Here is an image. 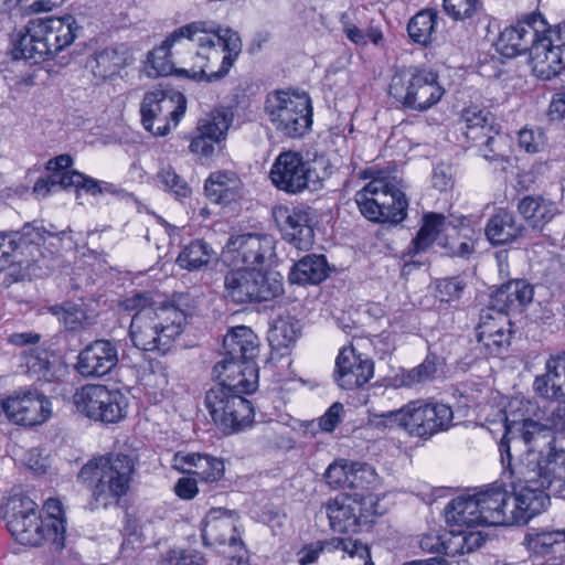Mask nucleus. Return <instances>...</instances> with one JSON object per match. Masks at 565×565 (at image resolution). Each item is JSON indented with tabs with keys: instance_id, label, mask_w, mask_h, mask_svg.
<instances>
[{
	"instance_id": "11",
	"label": "nucleus",
	"mask_w": 565,
	"mask_h": 565,
	"mask_svg": "<svg viewBox=\"0 0 565 565\" xmlns=\"http://www.w3.org/2000/svg\"><path fill=\"white\" fill-rule=\"evenodd\" d=\"M237 515L222 508L211 509L204 519L202 540L228 558V565H247V550L236 526Z\"/></svg>"
},
{
	"instance_id": "5",
	"label": "nucleus",
	"mask_w": 565,
	"mask_h": 565,
	"mask_svg": "<svg viewBox=\"0 0 565 565\" xmlns=\"http://www.w3.org/2000/svg\"><path fill=\"white\" fill-rule=\"evenodd\" d=\"M284 292L279 273L234 267L224 276V297L239 306L271 301Z\"/></svg>"
},
{
	"instance_id": "34",
	"label": "nucleus",
	"mask_w": 565,
	"mask_h": 565,
	"mask_svg": "<svg viewBox=\"0 0 565 565\" xmlns=\"http://www.w3.org/2000/svg\"><path fill=\"white\" fill-rule=\"evenodd\" d=\"M258 347V338L253 330L245 326H237L224 337L223 355L255 361Z\"/></svg>"
},
{
	"instance_id": "6",
	"label": "nucleus",
	"mask_w": 565,
	"mask_h": 565,
	"mask_svg": "<svg viewBox=\"0 0 565 565\" xmlns=\"http://www.w3.org/2000/svg\"><path fill=\"white\" fill-rule=\"evenodd\" d=\"M361 214L374 223L399 224L407 215L404 192L385 179H374L354 196Z\"/></svg>"
},
{
	"instance_id": "27",
	"label": "nucleus",
	"mask_w": 565,
	"mask_h": 565,
	"mask_svg": "<svg viewBox=\"0 0 565 565\" xmlns=\"http://www.w3.org/2000/svg\"><path fill=\"white\" fill-rule=\"evenodd\" d=\"M511 322L500 320L499 316L490 312L481 313L477 328V338L490 355H501L510 345L512 338Z\"/></svg>"
},
{
	"instance_id": "15",
	"label": "nucleus",
	"mask_w": 565,
	"mask_h": 565,
	"mask_svg": "<svg viewBox=\"0 0 565 565\" xmlns=\"http://www.w3.org/2000/svg\"><path fill=\"white\" fill-rule=\"evenodd\" d=\"M546 22L541 14H531L501 31L495 42V49L500 55L512 58L529 53L532 63V51L539 43L540 33L545 31Z\"/></svg>"
},
{
	"instance_id": "62",
	"label": "nucleus",
	"mask_w": 565,
	"mask_h": 565,
	"mask_svg": "<svg viewBox=\"0 0 565 565\" xmlns=\"http://www.w3.org/2000/svg\"><path fill=\"white\" fill-rule=\"evenodd\" d=\"M431 183L440 192L451 189L454 179L450 166L445 163L437 164L433 171Z\"/></svg>"
},
{
	"instance_id": "20",
	"label": "nucleus",
	"mask_w": 565,
	"mask_h": 565,
	"mask_svg": "<svg viewBox=\"0 0 565 565\" xmlns=\"http://www.w3.org/2000/svg\"><path fill=\"white\" fill-rule=\"evenodd\" d=\"M373 373V361L356 353L352 345L340 350L333 372L339 387L349 391L360 388L371 380Z\"/></svg>"
},
{
	"instance_id": "30",
	"label": "nucleus",
	"mask_w": 565,
	"mask_h": 565,
	"mask_svg": "<svg viewBox=\"0 0 565 565\" xmlns=\"http://www.w3.org/2000/svg\"><path fill=\"white\" fill-rule=\"evenodd\" d=\"M243 183L238 175L231 171H216L210 174L204 183L206 198L217 204H230L242 196Z\"/></svg>"
},
{
	"instance_id": "16",
	"label": "nucleus",
	"mask_w": 565,
	"mask_h": 565,
	"mask_svg": "<svg viewBox=\"0 0 565 565\" xmlns=\"http://www.w3.org/2000/svg\"><path fill=\"white\" fill-rule=\"evenodd\" d=\"M565 67V23L554 30L540 33V40L532 51L533 72L550 79Z\"/></svg>"
},
{
	"instance_id": "26",
	"label": "nucleus",
	"mask_w": 565,
	"mask_h": 565,
	"mask_svg": "<svg viewBox=\"0 0 565 565\" xmlns=\"http://www.w3.org/2000/svg\"><path fill=\"white\" fill-rule=\"evenodd\" d=\"M341 550L350 557H358L364 562V565H374L371 558V551L367 544L359 540L333 537L329 541H318L316 543L305 545L299 554L300 565L313 564L319 555L324 551Z\"/></svg>"
},
{
	"instance_id": "18",
	"label": "nucleus",
	"mask_w": 565,
	"mask_h": 565,
	"mask_svg": "<svg viewBox=\"0 0 565 565\" xmlns=\"http://www.w3.org/2000/svg\"><path fill=\"white\" fill-rule=\"evenodd\" d=\"M284 239L298 249H308L313 243L311 226L313 210L307 205L277 206L273 211Z\"/></svg>"
},
{
	"instance_id": "29",
	"label": "nucleus",
	"mask_w": 565,
	"mask_h": 565,
	"mask_svg": "<svg viewBox=\"0 0 565 565\" xmlns=\"http://www.w3.org/2000/svg\"><path fill=\"white\" fill-rule=\"evenodd\" d=\"M545 370L534 380L535 392L544 398L565 402V354L550 358Z\"/></svg>"
},
{
	"instance_id": "28",
	"label": "nucleus",
	"mask_w": 565,
	"mask_h": 565,
	"mask_svg": "<svg viewBox=\"0 0 565 565\" xmlns=\"http://www.w3.org/2000/svg\"><path fill=\"white\" fill-rule=\"evenodd\" d=\"M173 467L182 472L195 476L205 483L221 480L225 470L221 459L201 454L178 452L173 458Z\"/></svg>"
},
{
	"instance_id": "10",
	"label": "nucleus",
	"mask_w": 565,
	"mask_h": 565,
	"mask_svg": "<svg viewBox=\"0 0 565 565\" xmlns=\"http://www.w3.org/2000/svg\"><path fill=\"white\" fill-rule=\"evenodd\" d=\"M377 503L371 493H340L329 499L323 508L330 529L337 533H358L365 525H371L376 515Z\"/></svg>"
},
{
	"instance_id": "33",
	"label": "nucleus",
	"mask_w": 565,
	"mask_h": 565,
	"mask_svg": "<svg viewBox=\"0 0 565 565\" xmlns=\"http://www.w3.org/2000/svg\"><path fill=\"white\" fill-rule=\"evenodd\" d=\"M35 21L31 20L24 28L15 31L12 35V57L25 60L30 64H38L44 61L42 50L46 46L41 43L38 36Z\"/></svg>"
},
{
	"instance_id": "9",
	"label": "nucleus",
	"mask_w": 565,
	"mask_h": 565,
	"mask_svg": "<svg viewBox=\"0 0 565 565\" xmlns=\"http://www.w3.org/2000/svg\"><path fill=\"white\" fill-rule=\"evenodd\" d=\"M171 311L160 307L145 308L131 319L129 335L136 348L143 351L167 353L172 342L180 335L178 322L169 319Z\"/></svg>"
},
{
	"instance_id": "3",
	"label": "nucleus",
	"mask_w": 565,
	"mask_h": 565,
	"mask_svg": "<svg viewBox=\"0 0 565 565\" xmlns=\"http://www.w3.org/2000/svg\"><path fill=\"white\" fill-rule=\"evenodd\" d=\"M134 471V459L121 452L94 458L85 463L77 479L90 491V509L117 505L129 490Z\"/></svg>"
},
{
	"instance_id": "7",
	"label": "nucleus",
	"mask_w": 565,
	"mask_h": 565,
	"mask_svg": "<svg viewBox=\"0 0 565 565\" xmlns=\"http://www.w3.org/2000/svg\"><path fill=\"white\" fill-rule=\"evenodd\" d=\"M379 417L396 424L411 435L427 438L448 430L454 414L450 406L424 401H412L399 409L382 413Z\"/></svg>"
},
{
	"instance_id": "19",
	"label": "nucleus",
	"mask_w": 565,
	"mask_h": 565,
	"mask_svg": "<svg viewBox=\"0 0 565 565\" xmlns=\"http://www.w3.org/2000/svg\"><path fill=\"white\" fill-rule=\"evenodd\" d=\"M2 408L10 420L18 425L35 426L51 415V403L36 390L15 393L2 402Z\"/></svg>"
},
{
	"instance_id": "53",
	"label": "nucleus",
	"mask_w": 565,
	"mask_h": 565,
	"mask_svg": "<svg viewBox=\"0 0 565 565\" xmlns=\"http://www.w3.org/2000/svg\"><path fill=\"white\" fill-rule=\"evenodd\" d=\"M377 480L375 469L365 462H351L349 488L354 490H369Z\"/></svg>"
},
{
	"instance_id": "60",
	"label": "nucleus",
	"mask_w": 565,
	"mask_h": 565,
	"mask_svg": "<svg viewBox=\"0 0 565 565\" xmlns=\"http://www.w3.org/2000/svg\"><path fill=\"white\" fill-rule=\"evenodd\" d=\"M163 565H206L203 555L198 551H172L162 561Z\"/></svg>"
},
{
	"instance_id": "59",
	"label": "nucleus",
	"mask_w": 565,
	"mask_h": 565,
	"mask_svg": "<svg viewBox=\"0 0 565 565\" xmlns=\"http://www.w3.org/2000/svg\"><path fill=\"white\" fill-rule=\"evenodd\" d=\"M455 548L454 554L471 553L479 548L483 543L484 539L480 532H470L468 534L459 531L458 534L452 535Z\"/></svg>"
},
{
	"instance_id": "57",
	"label": "nucleus",
	"mask_w": 565,
	"mask_h": 565,
	"mask_svg": "<svg viewBox=\"0 0 565 565\" xmlns=\"http://www.w3.org/2000/svg\"><path fill=\"white\" fill-rule=\"evenodd\" d=\"M463 288L465 284L458 278L440 279L436 282V297L445 302L458 300Z\"/></svg>"
},
{
	"instance_id": "32",
	"label": "nucleus",
	"mask_w": 565,
	"mask_h": 565,
	"mask_svg": "<svg viewBox=\"0 0 565 565\" xmlns=\"http://www.w3.org/2000/svg\"><path fill=\"white\" fill-rule=\"evenodd\" d=\"M525 541L531 552L546 557L544 565H562L565 561V531L527 534Z\"/></svg>"
},
{
	"instance_id": "48",
	"label": "nucleus",
	"mask_w": 565,
	"mask_h": 565,
	"mask_svg": "<svg viewBox=\"0 0 565 565\" xmlns=\"http://www.w3.org/2000/svg\"><path fill=\"white\" fill-rule=\"evenodd\" d=\"M50 311L57 317L67 330L77 331L89 324L85 310L76 303L55 305L50 308Z\"/></svg>"
},
{
	"instance_id": "1",
	"label": "nucleus",
	"mask_w": 565,
	"mask_h": 565,
	"mask_svg": "<svg viewBox=\"0 0 565 565\" xmlns=\"http://www.w3.org/2000/svg\"><path fill=\"white\" fill-rule=\"evenodd\" d=\"M499 444L502 478L510 482L514 525H524L550 504L546 490L565 481V451L556 449L554 434L546 425L526 418H505Z\"/></svg>"
},
{
	"instance_id": "49",
	"label": "nucleus",
	"mask_w": 565,
	"mask_h": 565,
	"mask_svg": "<svg viewBox=\"0 0 565 565\" xmlns=\"http://www.w3.org/2000/svg\"><path fill=\"white\" fill-rule=\"evenodd\" d=\"M301 334V323L294 317L287 316L276 321L270 337L273 341L277 342V345L287 348Z\"/></svg>"
},
{
	"instance_id": "41",
	"label": "nucleus",
	"mask_w": 565,
	"mask_h": 565,
	"mask_svg": "<svg viewBox=\"0 0 565 565\" xmlns=\"http://www.w3.org/2000/svg\"><path fill=\"white\" fill-rule=\"evenodd\" d=\"M233 108H214L204 118L200 119L196 130L218 143L226 139L227 131L233 125Z\"/></svg>"
},
{
	"instance_id": "2",
	"label": "nucleus",
	"mask_w": 565,
	"mask_h": 565,
	"mask_svg": "<svg viewBox=\"0 0 565 565\" xmlns=\"http://www.w3.org/2000/svg\"><path fill=\"white\" fill-rule=\"evenodd\" d=\"M237 31L198 21L171 32L148 54L149 76L178 75L195 81L224 77L242 52Z\"/></svg>"
},
{
	"instance_id": "21",
	"label": "nucleus",
	"mask_w": 565,
	"mask_h": 565,
	"mask_svg": "<svg viewBox=\"0 0 565 565\" xmlns=\"http://www.w3.org/2000/svg\"><path fill=\"white\" fill-rule=\"evenodd\" d=\"M118 364V350L114 341L98 339L78 354L76 370L84 377H102Z\"/></svg>"
},
{
	"instance_id": "51",
	"label": "nucleus",
	"mask_w": 565,
	"mask_h": 565,
	"mask_svg": "<svg viewBox=\"0 0 565 565\" xmlns=\"http://www.w3.org/2000/svg\"><path fill=\"white\" fill-rule=\"evenodd\" d=\"M437 372V356L427 355L422 364L405 372L401 376L402 386H413L419 383L430 381Z\"/></svg>"
},
{
	"instance_id": "12",
	"label": "nucleus",
	"mask_w": 565,
	"mask_h": 565,
	"mask_svg": "<svg viewBox=\"0 0 565 565\" xmlns=\"http://www.w3.org/2000/svg\"><path fill=\"white\" fill-rule=\"evenodd\" d=\"M276 243L274 236L264 233L231 235L221 257L227 266L264 269L274 265L277 259Z\"/></svg>"
},
{
	"instance_id": "55",
	"label": "nucleus",
	"mask_w": 565,
	"mask_h": 565,
	"mask_svg": "<svg viewBox=\"0 0 565 565\" xmlns=\"http://www.w3.org/2000/svg\"><path fill=\"white\" fill-rule=\"evenodd\" d=\"M479 0H444L445 12L455 20L472 18L480 9Z\"/></svg>"
},
{
	"instance_id": "64",
	"label": "nucleus",
	"mask_w": 565,
	"mask_h": 565,
	"mask_svg": "<svg viewBox=\"0 0 565 565\" xmlns=\"http://www.w3.org/2000/svg\"><path fill=\"white\" fill-rule=\"evenodd\" d=\"M218 143L203 135V130H196V135L192 138L190 143V151L204 157L213 154L215 148L214 145Z\"/></svg>"
},
{
	"instance_id": "52",
	"label": "nucleus",
	"mask_w": 565,
	"mask_h": 565,
	"mask_svg": "<svg viewBox=\"0 0 565 565\" xmlns=\"http://www.w3.org/2000/svg\"><path fill=\"white\" fill-rule=\"evenodd\" d=\"M161 104H169L172 106H184L185 97L181 92L172 87L158 86L145 93L140 106L149 107Z\"/></svg>"
},
{
	"instance_id": "40",
	"label": "nucleus",
	"mask_w": 565,
	"mask_h": 565,
	"mask_svg": "<svg viewBox=\"0 0 565 565\" xmlns=\"http://www.w3.org/2000/svg\"><path fill=\"white\" fill-rule=\"evenodd\" d=\"M412 106H434L445 94L433 72H422L413 77Z\"/></svg>"
},
{
	"instance_id": "54",
	"label": "nucleus",
	"mask_w": 565,
	"mask_h": 565,
	"mask_svg": "<svg viewBox=\"0 0 565 565\" xmlns=\"http://www.w3.org/2000/svg\"><path fill=\"white\" fill-rule=\"evenodd\" d=\"M157 179L164 189L173 193L175 198H186L191 194V189L186 181L169 164L161 167L157 173Z\"/></svg>"
},
{
	"instance_id": "24",
	"label": "nucleus",
	"mask_w": 565,
	"mask_h": 565,
	"mask_svg": "<svg viewBox=\"0 0 565 565\" xmlns=\"http://www.w3.org/2000/svg\"><path fill=\"white\" fill-rule=\"evenodd\" d=\"M41 239L42 234L31 226H24L22 233H0V258L10 265H29L26 256L33 257Z\"/></svg>"
},
{
	"instance_id": "13",
	"label": "nucleus",
	"mask_w": 565,
	"mask_h": 565,
	"mask_svg": "<svg viewBox=\"0 0 565 565\" xmlns=\"http://www.w3.org/2000/svg\"><path fill=\"white\" fill-rule=\"evenodd\" d=\"M77 412L88 418L105 424L118 423L126 417L128 401L118 390L105 385L90 384L82 387L73 396Z\"/></svg>"
},
{
	"instance_id": "50",
	"label": "nucleus",
	"mask_w": 565,
	"mask_h": 565,
	"mask_svg": "<svg viewBox=\"0 0 565 565\" xmlns=\"http://www.w3.org/2000/svg\"><path fill=\"white\" fill-rule=\"evenodd\" d=\"M267 106H311V98L305 89L287 87L267 95Z\"/></svg>"
},
{
	"instance_id": "37",
	"label": "nucleus",
	"mask_w": 565,
	"mask_h": 565,
	"mask_svg": "<svg viewBox=\"0 0 565 565\" xmlns=\"http://www.w3.org/2000/svg\"><path fill=\"white\" fill-rule=\"evenodd\" d=\"M127 61L128 52L121 45L96 52L94 56L87 61V67L90 68L95 78L104 81L119 74L127 65Z\"/></svg>"
},
{
	"instance_id": "46",
	"label": "nucleus",
	"mask_w": 565,
	"mask_h": 565,
	"mask_svg": "<svg viewBox=\"0 0 565 565\" xmlns=\"http://www.w3.org/2000/svg\"><path fill=\"white\" fill-rule=\"evenodd\" d=\"M47 513L46 527L52 544L56 550L64 547L65 520L62 502L58 499L50 498L44 503Z\"/></svg>"
},
{
	"instance_id": "61",
	"label": "nucleus",
	"mask_w": 565,
	"mask_h": 565,
	"mask_svg": "<svg viewBox=\"0 0 565 565\" xmlns=\"http://www.w3.org/2000/svg\"><path fill=\"white\" fill-rule=\"evenodd\" d=\"M419 546L428 553H445L454 555L452 548L446 542L445 537L437 532L426 533L420 537Z\"/></svg>"
},
{
	"instance_id": "17",
	"label": "nucleus",
	"mask_w": 565,
	"mask_h": 565,
	"mask_svg": "<svg viewBox=\"0 0 565 565\" xmlns=\"http://www.w3.org/2000/svg\"><path fill=\"white\" fill-rule=\"evenodd\" d=\"M8 529L15 541L23 545L39 546L45 541L52 542L46 523L38 510V504L29 498L20 499L19 508L13 507Z\"/></svg>"
},
{
	"instance_id": "56",
	"label": "nucleus",
	"mask_w": 565,
	"mask_h": 565,
	"mask_svg": "<svg viewBox=\"0 0 565 565\" xmlns=\"http://www.w3.org/2000/svg\"><path fill=\"white\" fill-rule=\"evenodd\" d=\"M350 471L351 462L345 459H339L328 467L324 472V478L332 488H349Z\"/></svg>"
},
{
	"instance_id": "31",
	"label": "nucleus",
	"mask_w": 565,
	"mask_h": 565,
	"mask_svg": "<svg viewBox=\"0 0 565 565\" xmlns=\"http://www.w3.org/2000/svg\"><path fill=\"white\" fill-rule=\"evenodd\" d=\"M270 121L285 136H302L312 124V108H267Z\"/></svg>"
},
{
	"instance_id": "36",
	"label": "nucleus",
	"mask_w": 565,
	"mask_h": 565,
	"mask_svg": "<svg viewBox=\"0 0 565 565\" xmlns=\"http://www.w3.org/2000/svg\"><path fill=\"white\" fill-rule=\"evenodd\" d=\"M329 270L323 255L309 254L294 264L288 279L297 285H318L328 277Z\"/></svg>"
},
{
	"instance_id": "35",
	"label": "nucleus",
	"mask_w": 565,
	"mask_h": 565,
	"mask_svg": "<svg viewBox=\"0 0 565 565\" xmlns=\"http://www.w3.org/2000/svg\"><path fill=\"white\" fill-rule=\"evenodd\" d=\"M524 226L515 215L507 210H499L486 226V236L493 245H504L521 237Z\"/></svg>"
},
{
	"instance_id": "58",
	"label": "nucleus",
	"mask_w": 565,
	"mask_h": 565,
	"mask_svg": "<svg viewBox=\"0 0 565 565\" xmlns=\"http://www.w3.org/2000/svg\"><path fill=\"white\" fill-rule=\"evenodd\" d=\"M388 93L395 102L402 103L403 106H412L413 79L408 82L401 75L393 76L388 86Z\"/></svg>"
},
{
	"instance_id": "22",
	"label": "nucleus",
	"mask_w": 565,
	"mask_h": 565,
	"mask_svg": "<svg viewBox=\"0 0 565 565\" xmlns=\"http://www.w3.org/2000/svg\"><path fill=\"white\" fill-rule=\"evenodd\" d=\"M218 381L215 385L227 386L241 393H253L258 384V367L255 361H243L223 355L213 367Z\"/></svg>"
},
{
	"instance_id": "14",
	"label": "nucleus",
	"mask_w": 565,
	"mask_h": 565,
	"mask_svg": "<svg viewBox=\"0 0 565 565\" xmlns=\"http://www.w3.org/2000/svg\"><path fill=\"white\" fill-rule=\"evenodd\" d=\"M273 184L289 194H298L305 190L316 191L321 188V179L310 162L294 151L281 152L275 160L269 172Z\"/></svg>"
},
{
	"instance_id": "47",
	"label": "nucleus",
	"mask_w": 565,
	"mask_h": 565,
	"mask_svg": "<svg viewBox=\"0 0 565 565\" xmlns=\"http://www.w3.org/2000/svg\"><path fill=\"white\" fill-rule=\"evenodd\" d=\"M446 228V217L441 214L431 213L424 217V223L413 243L416 252L428 248Z\"/></svg>"
},
{
	"instance_id": "39",
	"label": "nucleus",
	"mask_w": 565,
	"mask_h": 565,
	"mask_svg": "<svg viewBox=\"0 0 565 565\" xmlns=\"http://www.w3.org/2000/svg\"><path fill=\"white\" fill-rule=\"evenodd\" d=\"M217 257L214 248L204 239H193L180 250L175 264L188 271L207 268Z\"/></svg>"
},
{
	"instance_id": "42",
	"label": "nucleus",
	"mask_w": 565,
	"mask_h": 565,
	"mask_svg": "<svg viewBox=\"0 0 565 565\" xmlns=\"http://www.w3.org/2000/svg\"><path fill=\"white\" fill-rule=\"evenodd\" d=\"M461 119L466 122V135L478 139L488 134L499 135L500 126L488 108H463Z\"/></svg>"
},
{
	"instance_id": "44",
	"label": "nucleus",
	"mask_w": 565,
	"mask_h": 565,
	"mask_svg": "<svg viewBox=\"0 0 565 565\" xmlns=\"http://www.w3.org/2000/svg\"><path fill=\"white\" fill-rule=\"evenodd\" d=\"M437 25V12L425 9L417 12L407 24L409 38L420 44L428 45L433 42Z\"/></svg>"
},
{
	"instance_id": "38",
	"label": "nucleus",
	"mask_w": 565,
	"mask_h": 565,
	"mask_svg": "<svg viewBox=\"0 0 565 565\" xmlns=\"http://www.w3.org/2000/svg\"><path fill=\"white\" fill-rule=\"evenodd\" d=\"M518 211L529 226L534 230H543L555 216L557 207L554 202L540 195H527L518 203Z\"/></svg>"
},
{
	"instance_id": "8",
	"label": "nucleus",
	"mask_w": 565,
	"mask_h": 565,
	"mask_svg": "<svg viewBox=\"0 0 565 565\" xmlns=\"http://www.w3.org/2000/svg\"><path fill=\"white\" fill-rule=\"evenodd\" d=\"M244 394L222 385H213L205 393V407L216 427L226 435L242 431L254 422V408Z\"/></svg>"
},
{
	"instance_id": "25",
	"label": "nucleus",
	"mask_w": 565,
	"mask_h": 565,
	"mask_svg": "<svg viewBox=\"0 0 565 565\" xmlns=\"http://www.w3.org/2000/svg\"><path fill=\"white\" fill-rule=\"evenodd\" d=\"M534 295L533 286L524 279L510 280L502 285L491 297L489 311L505 320L507 313L518 311L529 305Z\"/></svg>"
},
{
	"instance_id": "43",
	"label": "nucleus",
	"mask_w": 565,
	"mask_h": 565,
	"mask_svg": "<svg viewBox=\"0 0 565 565\" xmlns=\"http://www.w3.org/2000/svg\"><path fill=\"white\" fill-rule=\"evenodd\" d=\"M186 108H175L170 115H163L162 108H140L143 128L153 136H166L171 130V122L177 126Z\"/></svg>"
},
{
	"instance_id": "63",
	"label": "nucleus",
	"mask_w": 565,
	"mask_h": 565,
	"mask_svg": "<svg viewBox=\"0 0 565 565\" xmlns=\"http://www.w3.org/2000/svg\"><path fill=\"white\" fill-rule=\"evenodd\" d=\"M519 145L530 153L537 152L543 145L542 131L523 128L519 132Z\"/></svg>"
},
{
	"instance_id": "23",
	"label": "nucleus",
	"mask_w": 565,
	"mask_h": 565,
	"mask_svg": "<svg viewBox=\"0 0 565 565\" xmlns=\"http://www.w3.org/2000/svg\"><path fill=\"white\" fill-rule=\"evenodd\" d=\"M34 21L38 36H40L41 43L46 46V50H42L44 61L70 46L79 30L75 18L68 14Z\"/></svg>"
},
{
	"instance_id": "4",
	"label": "nucleus",
	"mask_w": 565,
	"mask_h": 565,
	"mask_svg": "<svg viewBox=\"0 0 565 565\" xmlns=\"http://www.w3.org/2000/svg\"><path fill=\"white\" fill-rule=\"evenodd\" d=\"M510 500L511 494L501 484L456 497L445 508L446 522L458 527L514 525Z\"/></svg>"
},
{
	"instance_id": "45",
	"label": "nucleus",
	"mask_w": 565,
	"mask_h": 565,
	"mask_svg": "<svg viewBox=\"0 0 565 565\" xmlns=\"http://www.w3.org/2000/svg\"><path fill=\"white\" fill-rule=\"evenodd\" d=\"M196 298L190 292H174L172 299L162 306L161 310H169V319L172 322H178L179 333L183 331V326L188 317H191L196 308Z\"/></svg>"
}]
</instances>
